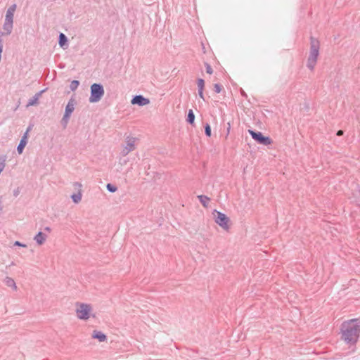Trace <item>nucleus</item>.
Instances as JSON below:
<instances>
[{
    "mask_svg": "<svg viewBox=\"0 0 360 360\" xmlns=\"http://www.w3.org/2000/svg\"><path fill=\"white\" fill-rule=\"evenodd\" d=\"M76 315L81 320H87L90 317L92 307L89 304L77 302Z\"/></svg>",
    "mask_w": 360,
    "mask_h": 360,
    "instance_id": "3",
    "label": "nucleus"
},
{
    "mask_svg": "<svg viewBox=\"0 0 360 360\" xmlns=\"http://www.w3.org/2000/svg\"><path fill=\"white\" fill-rule=\"evenodd\" d=\"M76 103V101L74 98H70L68 101L66 107H65V111L64 114V118L69 119L70 117L71 113L75 110V105Z\"/></svg>",
    "mask_w": 360,
    "mask_h": 360,
    "instance_id": "9",
    "label": "nucleus"
},
{
    "mask_svg": "<svg viewBox=\"0 0 360 360\" xmlns=\"http://www.w3.org/2000/svg\"><path fill=\"white\" fill-rule=\"evenodd\" d=\"M106 187L107 189L111 193H114L117 190V188L111 184H108Z\"/></svg>",
    "mask_w": 360,
    "mask_h": 360,
    "instance_id": "26",
    "label": "nucleus"
},
{
    "mask_svg": "<svg viewBox=\"0 0 360 360\" xmlns=\"http://www.w3.org/2000/svg\"><path fill=\"white\" fill-rule=\"evenodd\" d=\"M58 43L61 47H63L65 44H67L68 38L63 33H60L59 34Z\"/></svg>",
    "mask_w": 360,
    "mask_h": 360,
    "instance_id": "19",
    "label": "nucleus"
},
{
    "mask_svg": "<svg viewBox=\"0 0 360 360\" xmlns=\"http://www.w3.org/2000/svg\"><path fill=\"white\" fill-rule=\"evenodd\" d=\"M5 167V158L3 159L2 162H0V174Z\"/></svg>",
    "mask_w": 360,
    "mask_h": 360,
    "instance_id": "27",
    "label": "nucleus"
},
{
    "mask_svg": "<svg viewBox=\"0 0 360 360\" xmlns=\"http://www.w3.org/2000/svg\"><path fill=\"white\" fill-rule=\"evenodd\" d=\"M71 198H72V199L74 202H75V203L79 202L81 201V200H82V193H81V191L79 190L78 193L72 195Z\"/></svg>",
    "mask_w": 360,
    "mask_h": 360,
    "instance_id": "21",
    "label": "nucleus"
},
{
    "mask_svg": "<svg viewBox=\"0 0 360 360\" xmlns=\"http://www.w3.org/2000/svg\"><path fill=\"white\" fill-rule=\"evenodd\" d=\"M202 47L203 52L205 53L206 52V49H205V46L203 43H202Z\"/></svg>",
    "mask_w": 360,
    "mask_h": 360,
    "instance_id": "33",
    "label": "nucleus"
},
{
    "mask_svg": "<svg viewBox=\"0 0 360 360\" xmlns=\"http://www.w3.org/2000/svg\"><path fill=\"white\" fill-rule=\"evenodd\" d=\"M18 194H19V191H18V189H17L16 191H14V195L16 197L18 195Z\"/></svg>",
    "mask_w": 360,
    "mask_h": 360,
    "instance_id": "32",
    "label": "nucleus"
},
{
    "mask_svg": "<svg viewBox=\"0 0 360 360\" xmlns=\"http://www.w3.org/2000/svg\"><path fill=\"white\" fill-rule=\"evenodd\" d=\"M79 85V82L78 80H73L71 82L70 88L72 91H75Z\"/></svg>",
    "mask_w": 360,
    "mask_h": 360,
    "instance_id": "23",
    "label": "nucleus"
},
{
    "mask_svg": "<svg viewBox=\"0 0 360 360\" xmlns=\"http://www.w3.org/2000/svg\"><path fill=\"white\" fill-rule=\"evenodd\" d=\"M343 134H344V131H343V130H341V129L338 130V131H337V133H336V135H337L338 136H342Z\"/></svg>",
    "mask_w": 360,
    "mask_h": 360,
    "instance_id": "29",
    "label": "nucleus"
},
{
    "mask_svg": "<svg viewBox=\"0 0 360 360\" xmlns=\"http://www.w3.org/2000/svg\"><path fill=\"white\" fill-rule=\"evenodd\" d=\"M92 338L98 340L99 342H105L107 340V336L101 331L94 330L92 333Z\"/></svg>",
    "mask_w": 360,
    "mask_h": 360,
    "instance_id": "14",
    "label": "nucleus"
},
{
    "mask_svg": "<svg viewBox=\"0 0 360 360\" xmlns=\"http://www.w3.org/2000/svg\"><path fill=\"white\" fill-rule=\"evenodd\" d=\"M104 95V89L101 84L94 83L91 86V96L89 101L91 103L98 102Z\"/></svg>",
    "mask_w": 360,
    "mask_h": 360,
    "instance_id": "5",
    "label": "nucleus"
},
{
    "mask_svg": "<svg viewBox=\"0 0 360 360\" xmlns=\"http://www.w3.org/2000/svg\"><path fill=\"white\" fill-rule=\"evenodd\" d=\"M149 103H150L149 99L143 97L141 95L135 96L133 97V98L131 100L132 104H134V105L136 104V105H139V106L146 105L148 104Z\"/></svg>",
    "mask_w": 360,
    "mask_h": 360,
    "instance_id": "8",
    "label": "nucleus"
},
{
    "mask_svg": "<svg viewBox=\"0 0 360 360\" xmlns=\"http://www.w3.org/2000/svg\"><path fill=\"white\" fill-rule=\"evenodd\" d=\"M13 23L12 22L5 21L3 25V29L6 31V34L8 35L12 32L13 30Z\"/></svg>",
    "mask_w": 360,
    "mask_h": 360,
    "instance_id": "17",
    "label": "nucleus"
},
{
    "mask_svg": "<svg viewBox=\"0 0 360 360\" xmlns=\"http://www.w3.org/2000/svg\"><path fill=\"white\" fill-rule=\"evenodd\" d=\"M44 91L45 90L39 91L32 98H30L27 104V107L37 105L39 103V99Z\"/></svg>",
    "mask_w": 360,
    "mask_h": 360,
    "instance_id": "11",
    "label": "nucleus"
},
{
    "mask_svg": "<svg viewBox=\"0 0 360 360\" xmlns=\"http://www.w3.org/2000/svg\"><path fill=\"white\" fill-rule=\"evenodd\" d=\"M341 339L347 345H354L360 335V320L353 319L345 321L341 324Z\"/></svg>",
    "mask_w": 360,
    "mask_h": 360,
    "instance_id": "1",
    "label": "nucleus"
},
{
    "mask_svg": "<svg viewBox=\"0 0 360 360\" xmlns=\"http://www.w3.org/2000/svg\"><path fill=\"white\" fill-rule=\"evenodd\" d=\"M17 6L15 4H12L6 11L5 21L13 22L14 13Z\"/></svg>",
    "mask_w": 360,
    "mask_h": 360,
    "instance_id": "10",
    "label": "nucleus"
},
{
    "mask_svg": "<svg viewBox=\"0 0 360 360\" xmlns=\"http://www.w3.org/2000/svg\"><path fill=\"white\" fill-rule=\"evenodd\" d=\"M26 143H27V141H26V134H25L24 136V137L20 140V143L18 144V146L17 147V150L19 154H21L22 153Z\"/></svg>",
    "mask_w": 360,
    "mask_h": 360,
    "instance_id": "18",
    "label": "nucleus"
},
{
    "mask_svg": "<svg viewBox=\"0 0 360 360\" xmlns=\"http://www.w3.org/2000/svg\"><path fill=\"white\" fill-rule=\"evenodd\" d=\"M214 218V221L220 226L225 231H229L230 229V219L224 213L214 210L212 212Z\"/></svg>",
    "mask_w": 360,
    "mask_h": 360,
    "instance_id": "4",
    "label": "nucleus"
},
{
    "mask_svg": "<svg viewBox=\"0 0 360 360\" xmlns=\"http://www.w3.org/2000/svg\"><path fill=\"white\" fill-rule=\"evenodd\" d=\"M46 238L47 236L40 231L34 236V240L39 245H41L45 243Z\"/></svg>",
    "mask_w": 360,
    "mask_h": 360,
    "instance_id": "13",
    "label": "nucleus"
},
{
    "mask_svg": "<svg viewBox=\"0 0 360 360\" xmlns=\"http://www.w3.org/2000/svg\"><path fill=\"white\" fill-rule=\"evenodd\" d=\"M4 282L7 286L13 288L14 290H17V285L12 278L6 276L4 279Z\"/></svg>",
    "mask_w": 360,
    "mask_h": 360,
    "instance_id": "15",
    "label": "nucleus"
},
{
    "mask_svg": "<svg viewBox=\"0 0 360 360\" xmlns=\"http://www.w3.org/2000/svg\"><path fill=\"white\" fill-rule=\"evenodd\" d=\"M229 130H230V124L229 123V127L227 129V134L229 133Z\"/></svg>",
    "mask_w": 360,
    "mask_h": 360,
    "instance_id": "35",
    "label": "nucleus"
},
{
    "mask_svg": "<svg viewBox=\"0 0 360 360\" xmlns=\"http://www.w3.org/2000/svg\"><path fill=\"white\" fill-rule=\"evenodd\" d=\"M194 120H195L194 112H193V110H189L188 112L186 121L189 124H193L194 123Z\"/></svg>",
    "mask_w": 360,
    "mask_h": 360,
    "instance_id": "20",
    "label": "nucleus"
},
{
    "mask_svg": "<svg viewBox=\"0 0 360 360\" xmlns=\"http://www.w3.org/2000/svg\"><path fill=\"white\" fill-rule=\"evenodd\" d=\"M248 131L251 135L252 138L260 144L268 146L272 143V140L269 136H264L259 131H255L250 129L248 130Z\"/></svg>",
    "mask_w": 360,
    "mask_h": 360,
    "instance_id": "6",
    "label": "nucleus"
},
{
    "mask_svg": "<svg viewBox=\"0 0 360 360\" xmlns=\"http://www.w3.org/2000/svg\"><path fill=\"white\" fill-rule=\"evenodd\" d=\"M204 65L205 66L206 72L207 74L212 75L213 73V70H212L211 65L207 62H205Z\"/></svg>",
    "mask_w": 360,
    "mask_h": 360,
    "instance_id": "25",
    "label": "nucleus"
},
{
    "mask_svg": "<svg viewBox=\"0 0 360 360\" xmlns=\"http://www.w3.org/2000/svg\"><path fill=\"white\" fill-rule=\"evenodd\" d=\"M136 138L131 136H127L126 138V146H124L122 150L121 151V155L123 157L127 155L130 152L136 149Z\"/></svg>",
    "mask_w": 360,
    "mask_h": 360,
    "instance_id": "7",
    "label": "nucleus"
},
{
    "mask_svg": "<svg viewBox=\"0 0 360 360\" xmlns=\"http://www.w3.org/2000/svg\"><path fill=\"white\" fill-rule=\"evenodd\" d=\"M1 210V207L0 206V210Z\"/></svg>",
    "mask_w": 360,
    "mask_h": 360,
    "instance_id": "36",
    "label": "nucleus"
},
{
    "mask_svg": "<svg viewBox=\"0 0 360 360\" xmlns=\"http://www.w3.org/2000/svg\"><path fill=\"white\" fill-rule=\"evenodd\" d=\"M15 245L25 247V245L22 244V243H20L19 241H16V242L15 243Z\"/></svg>",
    "mask_w": 360,
    "mask_h": 360,
    "instance_id": "30",
    "label": "nucleus"
},
{
    "mask_svg": "<svg viewBox=\"0 0 360 360\" xmlns=\"http://www.w3.org/2000/svg\"><path fill=\"white\" fill-rule=\"evenodd\" d=\"M73 185L75 188H80L82 187V184L79 182H75Z\"/></svg>",
    "mask_w": 360,
    "mask_h": 360,
    "instance_id": "28",
    "label": "nucleus"
},
{
    "mask_svg": "<svg viewBox=\"0 0 360 360\" xmlns=\"http://www.w3.org/2000/svg\"><path fill=\"white\" fill-rule=\"evenodd\" d=\"M44 230L48 231V232H51V229L49 226H46L44 228Z\"/></svg>",
    "mask_w": 360,
    "mask_h": 360,
    "instance_id": "31",
    "label": "nucleus"
},
{
    "mask_svg": "<svg viewBox=\"0 0 360 360\" xmlns=\"http://www.w3.org/2000/svg\"><path fill=\"white\" fill-rule=\"evenodd\" d=\"M205 134L208 137H210L211 135H212L211 127H210V125L208 123H207L205 125Z\"/></svg>",
    "mask_w": 360,
    "mask_h": 360,
    "instance_id": "24",
    "label": "nucleus"
},
{
    "mask_svg": "<svg viewBox=\"0 0 360 360\" xmlns=\"http://www.w3.org/2000/svg\"><path fill=\"white\" fill-rule=\"evenodd\" d=\"M197 85H198V95L202 99H203L205 101V97H204V94H203V91H204V88H205V80L203 79L198 78L197 79Z\"/></svg>",
    "mask_w": 360,
    "mask_h": 360,
    "instance_id": "12",
    "label": "nucleus"
},
{
    "mask_svg": "<svg viewBox=\"0 0 360 360\" xmlns=\"http://www.w3.org/2000/svg\"><path fill=\"white\" fill-rule=\"evenodd\" d=\"M69 119H67V118H64V117H63V121L65 122H68Z\"/></svg>",
    "mask_w": 360,
    "mask_h": 360,
    "instance_id": "34",
    "label": "nucleus"
},
{
    "mask_svg": "<svg viewBox=\"0 0 360 360\" xmlns=\"http://www.w3.org/2000/svg\"><path fill=\"white\" fill-rule=\"evenodd\" d=\"M319 40L312 36L310 37V49L309 55L307 58V66L311 71H313L316 66L317 59L319 55Z\"/></svg>",
    "mask_w": 360,
    "mask_h": 360,
    "instance_id": "2",
    "label": "nucleus"
},
{
    "mask_svg": "<svg viewBox=\"0 0 360 360\" xmlns=\"http://www.w3.org/2000/svg\"><path fill=\"white\" fill-rule=\"evenodd\" d=\"M223 89H224V87L221 84H220L219 83H216L214 84L213 90L215 93L219 94Z\"/></svg>",
    "mask_w": 360,
    "mask_h": 360,
    "instance_id": "22",
    "label": "nucleus"
},
{
    "mask_svg": "<svg viewBox=\"0 0 360 360\" xmlns=\"http://www.w3.org/2000/svg\"><path fill=\"white\" fill-rule=\"evenodd\" d=\"M198 198L199 199L200 203L204 207H208V203L210 200V198L209 197L204 195H200L198 196Z\"/></svg>",
    "mask_w": 360,
    "mask_h": 360,
    "instance_id": "16",
    "label": "nucleus"
}]
</instances>
